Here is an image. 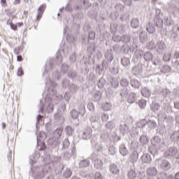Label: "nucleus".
<instances>
[{
  "mask_svg": "<svg viewBox=\"0 0 179 179\" xmlns=\"http://www.w3.org/2000/svg\"><path fill=\"white\" fill-rule=\"evenodd\" d=\"M151 143L152 146H155L157 149L161 150L162 152H163V150H164V149H166V148L167 147V145H166V142L164 141V140H162V138H160L159 136H154L151 139Z\"/></svg>",
  "mask_w": 179,
  "mask_h": 179,
  "instance_id": "obj_1",
  "label": "nucleus"
},
{
  "mask_svg": "<svg viewBox=\"0 0 179 179\" xmlns=\"http://www.w3.org/2000/svg\"><path fill=\"white\" fill-rule=\"evenodd\" d=\"M162 16H163L162 14V10L156 9L155 23V26H157L158 29H162V27H163V20L162 19Z\"/></svg>",
  "mask_w": 179,
  "mask_h": 179,
  "instance_id": "obj_2",
  "label": "nucleus"
},
{
  "mask_svg": "<svg viewBox=\"0 0 179 179\" xmlns=\"http://www.w3.org/2000/svg\"><path fill=\"white\" fill-rule=\"evenodd\" d=\"M177 153H178V149H177V148L170 147L166 150L164 157L167 159H171V157L176 159Z\"/></svg>",
  "mask_w": 179,
  "mask_h": 179,
  "instance_id": "obj_3",
  "label": "nucleus"
},
{
  "mask_svg": "<svg viewBox=\"0 0 179 179\" xmlns=\"http://www.w3.org/2000/svg\"><path fill=\"white\" fill-rule=\"evenodd\" d=\"M167 48V46L166 45V43L163 41H159L157 44L155 45V50L159 55H162L163 52H164V50Z\"/></svg>",
  "mask_w": 179,
  "mask_h": 179,
  "instance_id": "obj_4",
  "label": "nucleus"
},
{
  "mask_svg": "<svg viewBox=\"0 0 179 179\" xmlns=\"http://www.w3.org/2000/svg\"><path fill=\"white\" fill-rule=\"evenodd\" d=\"M172 59H176V61H171V64H173V66L177 69V71H179V50H176L173 52Z\"/></svg>",
  "mask_w": 179,
  "mask_h": 179,
  "instance_id": "obj_5",
  "label": "nucleus"
},
{
  "mask_svg": "<svg viewBox=\"0 0 179 179\" xmlns=\"http://www.w3.org/2000/svg\"><path fill=\"white\" fill-rule=\"evenodd\" d=\"M159 166L162 170L167 171V170H170L171 169V164L168 160L164 159L159 164Z\"/></svg>",
  "mask_w": 179,
  "mask_h": 179,
  "instance_id": "obj_6",
  "label": "nucleus"
},
{
  "mask_svg": "<svg viewBox=\"0 0 179 179\" xmlns=\"http://www.w3.org/2000/svg\"><path fill=\"white\" fill-rule=\"evenodd\" d=\"M159 96H161L162 99L170 97V96H171V91H170L168 88H164L159 92Z\"/></svg>",
  "mask_w": 179,
  "mask_h": 179,
  "instance_id": "obj_7",
  "label": "nucleus"
},
{
  "mask_svg": "<svg viewBox=\"0 0 179 179\" xmlns=\"http://www.w3.org/2000/svg\"><path fill=\"white\" fill-rule=\"evenodd\" d=\"M143 163H145L147 164H150L152 163V157L149 154H144L141 157Z\"/></svg>",
  "mask_w": 179,
  "mask_h": 179,
  "instance_id": "obj_8",
  "label": "nucleus"
},
{
  "mask_svg": "<svg viewBox=\"0 0 179 179\" xmlns=\"http://www.w3.org/2000/svg\"><path fill=\"white\" fill-rule=\"evenodd\" d=\"M146 30L150 34H153L156 31V28H155V24L152 22H148L146 26Z\"/></svg>",
  "mask_w": 179,
  "mask_h": 179,
  "instance_id": "obj_9",
  "label": "nucleus"
},
{
  "mask_svg": "<svg viewBox=\"0 0 179 179\" xmlns=\"http://www.w3.org/2000/svg\"><path fill=\"white\" fill-rule=\"evenodd\" d=\"M146 171L150 177L155 176L157 174V169L155 167L148 168Z\"/></svg>",
  "mask_w": 179,
  "mask_h": 179,
  "instance_id": "obj_10",
  "label": "nucleus"
},
{
  "mask_svg": "<svg viewBox=\"0 0 179 179\" xmlns=\"http://www.w3.org/2000/svg\"><path fill=\"white\" fill-rule=\"evenodd\" d=\"M109 170L112 174H119L120 173V169L115 164H112L109 166Z\"/></svg>",
  "mask_w": 179,
  "mask_h": 179,
  "instance_id": "obj_11",
  "label": "nucleus"
},
{
  "mask_svg": "<svg viewBox=\"0 0 179 179\" xmlns=\"http://www.w3.org/2000/svg\"><path fill=\"white\" fill-rule=\"evenodd\" d=\"M162 22H164V24H165V26H168V27H170V26H173V24H174V22H173L171 17H164Z\"/></svg>",
  "mask_w": 179,
  "mask_h": 179,
  "instance_id": "obj_12",
  "label": "nucleus"
},
{
  "mask_svg": "<svg viewBox=\"0 0 179 179\" xmlns=\"http://www.w3.org/2000/svg\"><path fill=\"white\" fill-rule=\"evenodd\" d=\"M150 110L153 113H157L160 110V104L157 103L152 102L150 105Z\"/></svg>",
  "mask_w": 179,
  "mask_h": 179,
  "instance_id": "obj_13",
  "label": "nucleus"
},
{
  "mask_svg": "<svg viewBox=\"0 0 179 179\" xmlns=\"http://www.w3.org/2000/svg\"><path fill=\"white\" fill-rule=\"evenodd\" d=\"M141 94L143 97H150V90L148 87H144L141 90Z\"/></svg>",
  "mask_w": 179,
  "mask_h": 179,
  "instance_id": "obj_14",
  "label": "nucleus"
},
{
  "mask_svg": "<svg viewBox=\"0 0 179 179\" xmlns=\"http://www.w3.org/2000/svg\"><path fill=\"white\" fill-rule=\"evenodd\" d=\"M160 71L162 73H169L171 72V67L169 65L162 66L160 69Z\"/></svg>",
  "mask_w": 179,
  "mask_h": 179,
  "instance_id": "obj_15",
  "label": "nucleus"
},
{
  "mask_svg": "<svg viewBox=\"0 0 179 179\" xmlns=\"http://www.w3.org/2000/svg\"><path fill=\"white\" fill-rule=\"evenodd\" d=\"M171 139L173 142H178V141H179V131H173V134L171 136Z\"/></svg>",
  "mask_w": 179,
  "mask_h": 179,
  "instance_id": "obj_16",
  "label": "nucleus"
},
{
  "mask_svg": "<svg viewBox=\"0 0 179 179\" xmlns=\"http://www.w3.org/2000/svg\"><path fill=\"white\" fill-rule=\"evenodd\" d=\"M143 58L145 61H152L153 59V54L150 52H146L143 55Z\"/></svg>",
  "mask_w": 179,
  "mask_h": 179,
  "instance_id": "obj_17",
  "label": "nucleus"
},
{
  "mask_svg": "<svg viewBox=\"0 0 179 179\" xmlns=\"http://www.w3.org/2000/svg\"><path fill=\"white\" fill-rule=\"evenodd\" d=\"M146 124L149 127L150 129H153L157 127V123L155 120H150L146 122Z\"/></svg>",
  "mask_w": 179,
  "mask_h": 179,
  "instance_id": "obj_18",
  "label": "nucleus"
},
{
  "mask_svg": "<svg viewBox=\"0 0 179 179\" xmlns=\"http://www.w3.org/2000/svg\"><path fill=\"white\" fill-rule=\"evenodd\" d=\"M139 142L142 143V145H148V143H149V138H148L146 136H141L139 138Z\"/></svg>",
  "mask_w": 179,
  "mask_h": 179,
  "instance_id": "obj_19",
  "label": "nucleus"
},
{
  "mask_svg": "<svg viewBox=\"0 0 179 179\" xmlns=\"http://www.w3.org/2000/svg\"><path fill=\"white\" fill-rule=\"evenodd\" d=\"M139 38L141 43H145V41L148 40V36H146V33L141 31L139 34Z\"/></svg>",
  "mask_w": 179,
  "mask_h": 179,
  "instance_id": "obj_20",
  "label": "nucleus"
},
{
  "mask_svg": "<svg viewBox=\"0 0 179 179\" xmlns=\"http://www.w3.org/2000/svg\"><path fill=\"white\" fill-rule=\"evenodd\" d=\"M164 62H170L171 61V53H165L163 56Z\"/></svg>",
  "mask_w": 179,
  "mask_h": 179,
  "instance_id": "obj_21",
  "label": "nucleus"
},
{
  "mask_svg": "<svg viewBox=\"0 0 179 179\" xmlns=\"http://www.w3.org/2000/svg\"><path fill=\"white\" fill-rule=\"evenodd\" d=\"M163 64V62L160 59H155L154 61H152V65H155V66H158L160 68Z\"/></svg>",
  "mask_w": 179,
  "mask_h": 179,
  "instance_id": "obj_22",
  "label": "nucleus"
},
{
  "mask_svg": "<svg viewBox=\"0 0 179 179\" xmlns=\"http://www.w3.org/2000/svg\"><path fill=\"white\" fill-rule=\"evenodd\" d=\"M146 125V120H143L136 122V127L138 128H143Z\"/></svg>",
  "mask_w": 179,
  "mask_h": 179,
  "instance_id": "obj_23",
  "label": "nucleus"
},
{
  "mask_svg": "<svg viewBox=\"0 0 179 179\" xmlns=\"http://www.w3.org/2000/svg\"><path fill=\"white\" fill-rule=\"evenodd\" d=\"M146 48L148 50H156V45L153 43V41H150L148 43H147Z\"/></svg>",
  "mask_w": 179,
  "mask_h": 179,
  "instance_id": "obj_24",
  "label": "nucleus"
},
{
  "mask_svg": "<svg viewBox=\"0 0 179 179\" xmlns=\"http://www.w3.org/2000/svg\"><path fill=\"white\" fill-rule=\"evenodd\" d=\"M94 166L96 169H100L103 166V162L100 159H96L94 161Z\"/></svg>",
  "mask_w": 179,
  "mask_h": 179,
  "instance_id": "obj_25",
  "label": "nucleus"
},
{
  "mask_svg": "<svg viewBox=\"0 0 179 179\" xmlns=\"http://www.w3.org/2000/svg\"><path fill=\"white\" fill-rule=\"evenodd\" d=\"M120 152L122 156H127V154L128 153V150H127V148H125L124 145H122L120 149Z\"/></svg>",
  "mask_w": 179,
  "mask_h": 179,
  "instance_id": "obj_26",
  "label": "nucleus"
},
{
  "mask_svg": "<svg viewBox=\"0 0 179 179\" xmlns=\"http://www.w3.org/2000/svg\"><path fill=\"white\" fill-rule=\"evenodd\" d=\"M158 117L160 118V120H166L167 118V115L166 114V112L160 111L158 113Z\"/></svg>",
  "mask_w": 179,
  "mask_h": 179,
  "instance_id": "obj_27",
  "label": "nucleus"
},
{
  "mask_svg": "<svg viewBox=\"0 0 179 179\" xmlns=\"http://www.w3.org/2000/svg\"><path fill=\"white\" fill-rule=\"evenodd\" d=\"M7 24L10 25V29L12 30H14V31H17V24H14L12 22H9V20L8 21Z\"/></svg>",
  "mask_w": 179,
  "mask_h": 179,
  "instance_id": "obj_28",
  "label": "nucleus"
},
{
  "mask_svg": "<svg viewBox=\"0 0 179 179\" xmlns=\"http://www.w3.org/2000/svg\"><path fill=\"white\" fill-rule=\"evenodd\" d=\"M138 104L140 108H145L146 107V100L141 99L138 101Z\"/></svg>",
  "mask_w": 179,
  "mask_h": 179,
  "instance_id": "obj_29",
  "label": "nucleus"
},
{
  "mask_svg": "<svg viewBox=\"0 0 179 179\" xmlns=\"http://www.w3.org/2000/svg\"><path fill=\"white\" fill-rule=\"evenodd\" d=\"M122 64L123 65V66H128V65H129V59L127 58V57H123L122 59Z\"/></svg>",
  "mask_w": 179,
  "mask_h": 179,
  "instance_id": "obj_30",
  "label": "nucleus"
},
{
  "mask_svg": "<svg viewBox=\"0 0 179 179\" xmlns=\"http://www.w3.org/2000/svg\"><path fill=\"white\" fill-rule=\"evenodd\" d=\"M55 135L57 138H60L61 135H62V129L61 128L57 129L55 131Z\"/></svg>",
  "mask_w": 179,
  "mask_h": 179,
  "instance_id": "obj_31",
  "label": "nucleus"
},
{
  "mask_svg": "<svg viewBox=\"0 0 179 179\" xmlns=\"http://www.w3.org/2000/svg\"><path fill=\"white\" fill-rule=\"evenodd\" d=\"M78 115H79V114L78 113V111L76 110H71V118L76 120V118H78Z\"/></svg>",
  "mask_w": 179,
  "mask_h": 179,
  "instance_id": "obj_32",
  "label": "nucleus"
},
{
  "mask_svg": "<svg viewBox=\"0 0 179 179\" xmlns=\"http://www.w3.org/2000/svg\"><path fill=\"white\" fill-rule=\"evenodd\" d=\"M128 103L132 104V103L135 102V96L134 95H129L127 99Z\"/></svg>",
  "mask_w": 179,
  "mask_h": 179,
  "instance_id": "obj_33",
  "label": "nucleus"
},
{
  "mask_svg": "<svg viewBox=\"0 0 179 179\" xmlns=\"http://www.w3.org/2000/svg\"><path fill=\"white\" fill-rule=\"evenodd\" d=\"M157 134H159V135H164V132H166V131L164 130V127H159L157 129Z\"/></svg>",
  "mask_w": 179,
  "mask_h": 179,
  "instance_id": "obj_34",
  "label": "nucleus"
},
{
  "mask_svg": "<svg viewBox=\"0 0 179 179\" xmlns=\"http://www.w3.org/2000/svg\"><path fill=\"white\" fill-rule=\"evenodd\" d=\"M17 75V76H23L24 75V73L23 72V69L22 67L18 68Z\"/></svg>",
  "mask_w": 179,
  "mask_h": 179,
  "instance_id": "obj_35",
  "label": "nucleus"
},
{
  "mask_svg": "<svg viewBox=\"0 0 179 179\" xmlns=\"http://www.w3.org/2000/svg\"><path fill=\"white\" fill-rule=\"evenodd\" d=\"M128 177L130 179H134V177H135V171H130L129 173H128Z\"/></svg>",
  "mask_w": 179,
  "mask_h": 179,
  "instance_id": "obj_36",
  "label": "nucleus"
},
{
  "mask_svg": "<svg viewBox=\"0 0 179 179\" xmlns=\"http://www.w3.org/2000/svg\"><path fill=\"white\" fill-rule=\"evenodd\" d=\"M44 10H45V6L44 5L40 6V7L38 8V13L43 14L44 13Z\"/></svg>",
  "mask_w": 179,
  "mask_h": 179,
  "instance_id": "obj_37",
  "label": "nucleus"
},
{
  "mask_svg": "<svg viewBox=\"0 0 179 179\" xmlns=\"http://www.w3.org/2000/svg\"><path fill=\"white\" fill-rule=\"evenodd\" d=\"M136 55L137 58H139V57L143 55V51H142V50H136Z\"/></svg>",
  "mask_w": 179,
  "mask_h": 179,
  "instance_id": "obj_38",
  "label": "nucleus"
},
{
  "mask_svg": "<svg viewBox=\"0 0 179 179\" xmlns=\"http://www.w3.org/2000/svg\"><path fill=\"white\" fill-rule=\"evenodd\" d=\"M45 167L46 169H48V170H51V169L54 167V162H50L49 164H46Z\"/></svg>",
  "mask_w": 179,
  "mask_h": 179,
  "instance_id": "obj_39",
  "label": "nucleus"
},
{
  "mask_svg": "<svg viewBox=\"0 0 179 179\" xmlns=\"http://www.w3.org/2000/svg\"><path fill=\"white\" fill-rule=\"evenodd\" d=\"M128 81H127V80H122L120 82V85L121 86H123L124 87H125L126 86H128Z\"/></svg>",
  "mask_w": 179,
  "mask_h": 179,
  "instance_id": "obj_40",
  "label": "nucleus"
},
{
  "mask_svg": "<svg viewBox=\"0 0 179 179\" xmlns=\"http://www.w3.org/2000/svg\"><path fill=\"white\" fill-rule=\"evenodd\" d=\"M1 5L3 8H6V6H8V3H6V0H1Z\"/></svg>",
  "mask_w": 179,
  "mask_h": 179,
  "instance_id": "obj_41",
  "label": "nucleus"
},
{
  "mask_svg": "<svg viewBox=\"0 0 179 179\" xmlns=\"http://www.w3.org/2000/svg\"><path fill=\"white\" fill-rule=\"evenodd\" d=\"M167 177H169V176H167V173H166V172L161 173V178L167 179Z\"/></svg>",
  "mask_w": 179,
  "mask_h": 179,
  "instance_id": "obj_42",
  "label": "nucleus"
},
{
  "mask_svg": "<svg viewBox=\"0 0 179 179\" xmlns=\"http://www.w3.org/2000/svg\"><path fill=\"white\" fill-rule=\"evenodd\" d=\"M148 152L151 153V155H155V152H156L155 150H153V147H149L148 148Z\"/></svg>",
  "mask_w": 179,
  "mask_h": 179,
  "instance_id": "obj_43",
  "label": "nucleus"
},
{
  "mask_svg": "<svg viewBox=\"0 0 179 179\" xmlns=\"http://www.w3.org/2000/svg\"><path fill=\"white\" fill-rule=\"evenodd\" d=\"M141 87V83H139L138 80L135 81V88L136 89H139Z\"/></svg>",
  "mask_w": 179,
  "mask_h": 179,
  "instance_id": "obj_44",
  "label": "nucleus"
},
{
  "mask_svg": "<svg viewBox=\"0 0 179 179\" xmlns=\"http://www.w3.org/2000/svg\"><path fill=\"white\" fill-rule=\"evenodd\" d=\"M174 107L177 110H179V101H176L174 102Z\"/></svg>",
  "mask_w": 179,
  "mask_h": 179,
  "instance_id": "obj_45",
  "label": "nucleus"
},
{
  "mask_svg": "<svg viewBox=\"0 0 179 179\" xmlns=\"http://www.w3.org/2000/svg\"><path fill=\"white\" fill-rule=\"evenodd\" d=\"M42 16H43L42 13H38V15L36 16V20H40V19H41Z\"/></svg>",
  "mask_w": 179,
  "mask_h": 179,
  "instance_id": "obj_46",
  "label": "nucleus"
},
{
  "mask_svg": "<svg viewBox=\"0 0 179 179\" xmlns=\"http://www.w3.org/2000/svg\"><path fill=\"white\" fill-rule=\"evenodd\" d=\"M17 61L18 62H22V61H23V57H22V55H18V56L17 57Z\"/></svg>",
  "mask_w": 179,
  "mask_h": 179,
  "instance_id": "obj_47",
  "label": "nucleus"
},
{
  "mask_svg": "<svg viewBox=\"0 0 179 179\" xmlns=\"http://www.w3.org/2000/svg\"><path fill=\"white\" fill-rule=\"evenodd\" d=\"M139 26V20L135 19V29Z\"/></svg>",
  "mask_w": 179,
  "mask_h": 179,
  "instance_id": "obj_48",
  "label": "nucleus"
},
{
  "mask_svg": "<svg viewBox=\"0 0 179 179\" xmlns=\"http://www.w3.org/2000/svg\"><path fill=\"white\" fill-rule=\"evenodd\" d=\"M24 24L23 23V22H18L17 23V27L18 26V27H22V26H23Z\"/></svg>",
  "mask_w": 179,
  "mask_h": 179,
  "instance_id": "obj_49",
  "label": "nucleus"
},
{
  "mask_svg": "<svg viewBox=\"0 0 179 179\" xmlns=\"http://www.w3.org/2000/svg\"><path fill=\"white\" fill-rule=\"evenodd\" d=\"M20 3V0H15L14 5H19Z\"/></svg>",
  "mask_w": 179,
  "mask_h": 179,
  "instance_id": "obj_50",
  "label": "nucleus"
},
{
  "mask_svg": "<svg viewBox=\"0 0 179 179\" xmlns=\"http://www.w3.org/2000/svg\"><path fill=\"white\" fill-rule=\"evenodd\" d=\"M176 121L178 124H179V115H176Z\"/></svg>",
  "mask_w": 179,
  "mask_h": 179,
  "instance_id": "obj_51",
  "label": "nucleus"
},
{
  "mask_svg": "<svg viewBox=\"0 0 179 179\" xmlns=\"http://www.w3.org/2000/svg\"><path fill=\"white\" fill-rule=\"evenodd\" d=\"M167 179H176V178H175V176H173V175H169V176L167 177Z\"/></svg>",
  "mask_w": 179,
  "mask_h": 179,
  "instance_id": "obj_52",
  "label": "nucleus"
},
{
  "mask_svg": "<svg viewBox=\"0 0 179 179\" xmlns=\"http://www.w3.org/2000/svg\"><path fill=\"white\" fill-rule=\"evenodd\" d=\"M174 177H175V179H179V172L176 173Z\"/></svg>",
  "mask_w": 179,
  "mask_h": 179,
  "instance_id": "obj_53",
  "label": "nucleus"
},
{
  "mask_svg": "<svg viewBox=\"0 0 179 179\" xmlns=\"http://www.w3.org/2000/svg\"><path fill=\"white\" fill-rule=\"evenodd\" d=\"M130 162H131V163H134V155H131V156L130 157Z\"/></svg>",
  "mask_w": 179,
  "mask_h": 179,
  "instance_id": "obj_54",
  "label": "nucleus"
},
{
  "mask_svg": "<svg viewBox=\"0 0 179 179\" xmlns=\"http://www.w3.org/2000/svg\"><path fill=\"white\" fill-rule=\"evenodd\" d=\"M85 164H87V162L86 161L81 162V166H85Z\"/></svg>",
  "mask_w": 179,
  "mask_h": 179,
  "instance_id": "obj_55",
  "label": "nucleus"
},
{
  "mask_svg": "<svg viewBox=\"0 0 179 179\" xmlns=\"http://www.w3.org/2000/svg\"><path fill=\"white\" fill-rule=\"evenodd\" d=\"M8 157L10 159V160H12V152H10L8 155Z\"/></svg>",
  "mask_w": 179,
  "mask_h": 179,
  "instance_id": "obj_56",
  "label": "nucleus"
},
{
  "mask_svg": "<svg viewBox=\"0 0 179 179\" xmlns=\"http://www.w3.org/2000/svg\"><path fill=\"white\" fill-rule=\"evenodd\" d=\"M2 128H3V129H5V128H6V123H2Z\"/></svg>",
  "mask_w": 179,
  "mask_h": 179,
  "instance_id": "obj_57",
  "label": "nucleus"
},
{
  "mask_svg": "<svg viewBox=\"0 0 179 179\" xmlns=\"http://www.w3.org/2000/svg\"><path fill=\"white\" fill-rule=\"evenodd\" d=\"M90 36H92L93 37H94V36H95L94 32H91V33L90 34Z\"/></svg>",
  "mask_w": 179,
  "mask_h": 179,
  "instance_id": "obj_58",
  "label": "nucleus"
},
{
  "mask_svg": "<svg viewBox=\"0 0 179 179\" xmlns=\"http://www.w3.org/2000/svg\"><path fill=\"white\" fill-rule=\"evenodd\" d=\"M24 15H29V11H27V10L24 11Z\"/></svg>",
  "mask_w": 179,
  "mask_h": 179,
  "instance_id": "obj_59",
  "label": "nucleus"
},
{
  "mask_svg": "<svg viewBox=\"0 0 179 179\" xmlns=\"http://www.w3.org/2000/svg\"><path fill=\"white\" fill-rule=\"evenodd\" d=\"M66 173H69V176L71 177V172L67 171V172H66Z\"/></svg>",
  "mask_w": 179,
  "mask_h": 179,
  "instance_id": "obj_60",
  "label": "nucleus"
},
{
  "mask_svg": "<svg viewBox=\"0 0 179 179\" xmlns=\"http://www.w3.org/2000/svg\"><path fill=\"white\" fill-rule=\"evenodd\" d=\"M158 0H152V2H157Z\"/></svg>",
  "mask_w": 179,
  "mask_h": 179,
  "instance_id": "obj_61",
  "label": "nucleus"
},
{
  "mask_svg": "<svg viewBox=\"0 0 179 179\" xmlns=\"http://www.w3.org/2000/svg\"><path fill=\"white\" fill-rule=\"evenodd\" d=\"M106 106H110V103H106Z\"/></svg>",
  "mask_w": 179,
  "mask_h": 179,
  "instance_id": "obj_62",
  "label": "nucleus"
},
{
  "mask_svg": "<svg viewBox=\"0 0 179 179\" xmlns=\"http://www.w3.org/2000/svg\"><path fill=\"white\" fill-rule=\"evenodd\" d=\"M43 146H44V148H43V149H45V144H43Z\"/></svg>",
  "mask_w": 179,
  "mask_h": 179,
  "instance_id": "obj_63",
  "label": "nucleus"
},
{
  "mask_svg": "<svg viewBox=\"0 0 179 179\" xmlns=\"http://www.w3.org/2000/svg\"><path fill=\"white\" fill-rule=\"evenodd\" d=\"M177 30H178V31H179V27H178Z\"/></svg>",
  "mask_w": 179,
  "mask_h": 179,
  "instance_id": "obj_64",
  "label": "nucleus"
}]
</instances>
